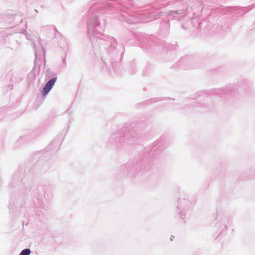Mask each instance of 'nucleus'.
<instances>
[{
  "instance_id": "f257e3e1",
  "label": "nucleus",
  "mask_w": 255,
  "mask_h": 255,
  "mask_svg": "<svg viewBox=\"0 0 255 255\" xmlns=\"http://www.w3.org/2000/svg\"><path fill=\"white\" fill-rule=\"evenodd\" d=\"M57 80L56 78H53L49 80L43 88L42 93L43 95H47L53 87Z\"/></svg>"
},
{
  "instance_id": "f03ea898",
  "label": "nucleus",
  "mask_w": 255,
  "mask_h": 255,
  "mask_svg": "<svg viewBox=\"0 0 255 255\" xmlns=\"http://www.w3.org/2000/svg\"><path fill=\"white\" fill-rule=\"evenodd\" d=\"M30 250L29 249L23 250L19 255H29L30 254Z\"/></svg>"
}]
</instances>
